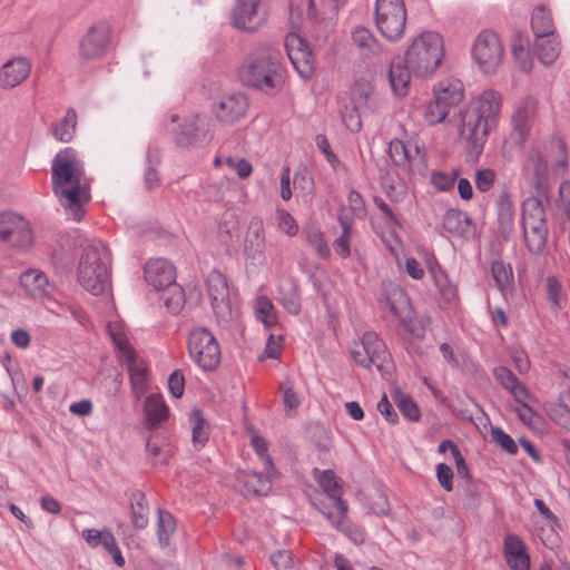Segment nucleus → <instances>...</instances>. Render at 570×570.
<instances>
[{
    "label": "nucleus",
    "instance_id": "de8ad7c7",
    "mask_svg": "<svg viewBox=\"0 0 570 570\" xmlns=\"http://www.w3.org/2000/svg\"><path fill=\"white\" fill-rule=\"evenodd\" d=\"M166 293L163 296L164 304L171 314H178L185 305V292L181 286L174 282L165 287Z\"/></svg>",
    "mask_w": 570,
    "mask_h": 570
},
{
    "label": "nucleus",
    "instance_id": "0e129e2a",
    "mask_svg": "<svg viewBox=\"0 0 570 570\" xmlns=\"http://www.w3.org/2000/svg\"><path fill=\"white\" fill-rule=\"evenodd\" d=\"M431 273L433 274L435 285L438 286L444 299L448 302L453 301L456 296V291L452 285L449 284L446 275L442 271L435 273L432 269Z\"/></svg>",
    "mask_w": 570,
    "mask_h": 570
},
{
    "label": "nucleus",
    "instance_id": "4d7b16f0",
    "mask_svg": "<svg viewBox=\"0 0 570 570\" xmlns=\"http://www.w3.org/2000/svg\"><path fill=\"white\" fill-rule=\"evenodd\" d=\"M475 107H501L502 96L498 90L488 88L473 98Z\"/></svg>",
    "mask_w": 570,
    "mask_h": 570
},
{
    "label": "nucleus",
    "instance_id": "e433bc0d",
    "mask_svg": "<svg viewBox=\"0 0 570 570\" xmlns=\"http://www.w3.org/2000/svg\"><path fill=\"white\" fill-rule=\"evenodd\" d=\"M276 470L272 471V473H267V475H263L262 473L255 471H243V475L245 476V485L249 491H253L256 495H265L269 492L272 488L271 478L276 474Z\"/></svg>",
    "mask_w": 570,
    "mask_h": 570
},
{
    "label": "nucleus",
    "instance_id": "2eb2a0df",
    "mask_svg": "<svg viewBox=\"0 0 570 570\" xmlns=\"http://www.w3.org/2000/svg\"><path fill=\"white\" fill-rule=\"evenodd\" d=\"M207 291L214 313L225 320L230 316L229 288L226 277L219 271H212L207 277Z\"/></svg>",
    "mask_w": 570,
    "mask_h": 570
},
{
    "label": "nucleus",
    "instance_id": "ddd939ff",
    "mask_svg": "<svg viewBox=\"0 0 570 570\" xmlns=\"http://www.w3.org/2000/svg\"><path fill=\"white\" fill-rule=\"evenodd\" d=\"M111 39V29L105 22L91 26L79 43V55L82 60H96L107 50Z\"/></svg>",
    "mask_w": 570,
    "mask_h": 570
},
{
    "label": "nucleus",
    "instance_id": "5fc2aeb1",
    "mask_svg": "<svg viewBox=\"0 0 570 570\" xmlns=\"http://www.w3.org/2000/svg\"><path fill=\"white\" fill-rule=\"evenodd\" d=\"M546 287L548 301L553 307L561 308L566 302V294L560 282L556 277L549 276L546 279Z\"/></svg>",
    "mask_w": 570,
    "mask_h": 570
},
{
    "label": "nucleus",
    "instance_id": "c9c22d12",
    "mask_svg": "<svg viewBox=\"0 0 570 570\" xmlns=\"http://www.w3.org/2000/svg\"><path fill=\"white\" fill-rule=\"evenodd\" d=\"M352 107H364L374 101V90L370 81L361 78L350 89Z\"/></svg>",
    "mask_w": 570,
    "mask_h": 570
},
{
    "label": "nucleus",
    "instance_id": "bf43d9fd",
    "mask_svg": "<svg viewBox=\"0 0 570 570\" xmlns=\"http://www.w3.org/2000/svg\"><path fill=\"white\" fill-rule=\"evenodd\" d=\"M256 314L266 326L275 322L274 305L268 297H258L256 302Z\"/></svg>",
    "mask_w": 570,
    "mask_h": 570
},
{
    "label": "nucleus",
    "instance_id": "f03ea898",
    "mask_svg": "<svg viewBox=\"0 0 570 570\" xmlns=\"http://www.w3.org/2000/svg\"><path fill=\"white\" fill-rule=\"evenodd\" d=\"M239 78L246 86L275 96L282 90L286 78L281 53L272 48L252 53L239 68Z\"/></svg>",
    "mask_w": 570,
    "mask_h": 570
},
{
    "label": "nucleus",
    "instance_id": "1a4fd4ad",
    "mask_svg": "<svg viewBox=\"0 0 570 570\" xmlns=\"http://www.w3.org/2000/svg\"><path fill=\"white\" fill-rule=\"evenodd\" d=\"M112 342L119 352V357L126 363L132 393L137 399L147 391L148 374L142 361L138 360L129 342L121 335L112 334Z\"/></svg>",
    "mask_w": 570,
    "mask_h": 570
},
{
    "label": "nucleus",
    "instance_id": "b1692460",
    "mask_svg": "<svg viewBox=\"0 0 570 570\" xmlns=\"http://www.w3.org/2000/svg\"><path fill=\"white\" fill-rule=\"evenodd\" d=\"M146 425L154 430L169 416V409L159 394H151L145 401L144 406Z\"/></svg>",
    "mask_w": 570,
    "mask_h": 570
},
{
    "label": "nucleus",
    "instance_id": "bb28decb",
    "mask_svg": "<svg viewBox=\"0 0 570 570\" xmlns=\"http://www.w3.org/2000/svg\"><path fill=\"white\" fill-rule=\"evenodd\" d=\"M278 301L283 307L293 315L301 312V298L297 284L292 278L282 279L278 285Z\"/></svg>",
    "mask_w": 570,
    "mask_h": 570
},
{
    "label": "nucleus",
    "instance_id": "69168bd1",
    "mask_svg": "<svg viewBox=\"0 0 570 570\" xmlns=\"http://www.w3.org/2000/svg\"><path fill=\"white\" fill-rule=\"evenodd\" d=\"M278 228L288 236H295L298 233V225L294 217L285 209H277Z\"/></svg>",
    "mask_w": 570,
    "mask_h": 570
},
{
    "label": "nucleus",
    "instance_id": "79ce46f5",
    "mask_svg": "<svg viewBox=\"0 0 570 570\" xmlns=\"http://www.w3.org/2000/svg\"><path fill=\"white\" fill-rule=\"evenodd\" d=\"M147 167L144 174V183L147 189H154L160 185L157 167L160 164V154L157 149H148L146 156Z\"/></svg>",
    "mask_w": 570,
    "mask_h": 570
},
{
    "label": "nucleus",
    "instance_id": "58836bf2",
    "mask_svg": "<svg viewBox=\"0 0 570 570\" xmlns=\"http://www.w3.org/2000/svg\"><path fill=\"white\" fill-rule=\"evenodd\" d=\"M491 273L501 292L513 287L514 277L511 264L504 263L502 259H495L492 262Z\"/></svg>",
    "mask_w": 570,
    "mask_h": 570
},
{
    "label": "nucleus",
    "instance_id": "13d9d810",
    "mask_svg": "<svg viewBox=\"0 0 570 570\" xmlns=\"http://www.w3.org/2000/svg\"><path fill=\"white\" fill-rule=\"evenodd\" d=\"M311 440L320 452H328L332 448V440L323 425H315L311 430Z\"/></svg>",
    "mask_w": 570,
    "mask_h": 570
},
{
    "label": "nucleus",
    "instance_id": "39448f33",
    "mask_svg": "<svg viewBox=\"0 0 570 570\" xmlns=\"http://www.w3.org/2000/svg\"><path fill=\"white\" fill-rule=\"evenodd\" d=\"M375 24L381 35L390 41H397L404 36L406 9L404 0H376Z\"/></svg>",
    "mask_w": 570,
    "mask_h": 570
},
{
    "label": "nucleus",
    "instance_id": "6ab92c4d",
    "mask_svg": "<svg viewBox=\"0 0 570 570\" xmlns=\"http://www.w3.org/2000/svg\"><path fill=\"white\" fill-rule=\"evenodd\" d=\"M436 107H458L464 100V86L459 79H443L433 88Z\"/></svg>",
    "mask_w": 570,
    "mask_h": 570
},
{
    "label": "nucleus",
    "instance_id": "a19ab883",
    "mask_svg": "<svg viewBox=\"0 0 570 570\" xmlns=\"http://www.w3.org/2000/svg\"><path fill=\"white\" fill-rule=\"evenodd\" d=\"M392 399L405 419L411 422H417L420 420V409L410 395L403 393L400 390H396L392 394Z\"/></svg>",
    "mask_w": 570,
    "mask_h": 570
},
{
    "label": "nucleus",
    "instance_id": "4be33fe9",
    "mask_svg": "<svg viewBox=\"0 0 570 570\" xmlns=\"http://www.w3.org/2000/svg\"><path fill=\"white\" fill-rule=\"evenodd\" d=\"M523 170L531 174L535 181L537 189L546 193V177L548 174V164L537 147H531L528 151L527 158L523 164Z\"/></svg>",
    "mask_w": 570,
    "mask_h": 570
},
{
    "label": "nucleus",
    "instance_id": "393cba45",
    "mask_svg": "<svg viewBox=\"0 0 570 570\" xmlns=\"http://www.w3.org/2000/svg\"><path fill=\"white\" fill-rule=\"evenodd\" d=\"M56 195L60 197L61 204L72 213L75 219L80 220L83 214L81 197L83 196L85 200H88L81 181L71 184L70 188L59 187V194Z\"/></svg>",
    "mask_w": 570,
    "mask_h": 570
},
{
    "label": "nucleus",
    "instance_id": "a18cd8bd",
    "mask_svg": "<svg viewBox=\"0 0 570 570\" xmlns=\"http://www.w3.org/2000/svg\"><path fill=\"white\" fill-rule=\"evenodd\" d=\"M550 419L563 428H570L569 394H560L559 402L548 409Z\"/></svg>",
    "mask_w": 570,
    "mask_h": 570
},
{
    "label": "nucleus",
    "instance_id": "ea45409f",
    "mask_svg": "<svg viewBox=\"0 0 570 570\" xmlns=\"http://www.w3.org/2000/svg\"><path fill=\"white\" fill-rule=\"evenodd\" d=\"M157 514V539L159 546L166 548L176 530V521L171 513L163 509H158Z\"/></svg>",
    "mask_w": 570,
    "mask_h": 570
},
{
    "label": "nucleus",
    "instance_id": "338daca9",
    "mask_svg": "<svg viewBox=\"0 0 570 570\" xmlns=\"http://www.w3.org/2000/svg\"><path fill=\"white\" fill-rule=\"evenodd\" d=\"M495 180V173L491 168L479 169L475 174V186L481 193L489 191Z\"/></svg>",
    "mask_w": 570,
    "mask_h": 570
},
{
    "label": "nucleus",
    "instance_id": "680f3d73",
    "mask_svg": "<svg viewBox=\"0 0 570 570\" xmlns=\"http://www.w3.org/2000/svg\"><path fill=\"white\" fill-rule=\"evenodd\" d=\"M252 446L258 456L263 460L266 472L272 473V471H275V465L271 456L267 454V444L264 438L254 435L252 438Z\"/></svg>",
    "mask_w": 570,
    "mask_h": 570
},
{
    "label": "nucleus",
    "instance_id": "c85d7f7f",
    "mask_svg": "<svg viewBox=\"0 0 570 570\" xmlns=\"http://www.w3.org/2000/svg\"><path fill=\"white\" fill-rule=\"evenodd\" d=\"M535 119V109H515L511 116L514 135H518V145L522 147L528 139Z\"/></svg>",
    "mask_w": 570,
    "mask_h": 570
},
{
    "label": "nucleus",
    "instance_id": "f704fd0d",
    "mask_svg": "<svg viewBox=\"0 0 570 570\" xmlns=\"http://www.w3.org/2000/svg\"><path fill=\"white\" fill-rule=\"evenodd\" d=\"M82 538L91 548L101 546L108 553L118 546L115 535L107 529H86L82 531Z\"/></svg>",
    "mask_w": 570,
    "mask_h": 570
},
{
    "label": "nucleus",
    "instance_id": "cd10ccee",
    "mask_svg": "<svg viewBox=\"0 0 570 570\" xmlns=\"http://www.w3.org/2000/svg\"><path fill=\"white\" fill-rule=\"evenodd\" d=\"M534 48L539 60L543 65H551L559 57L561 45L558 36L552 32L550 36L535 37Z\"/></svg>",
    "mask_w": 570,
    "mask_h": 570
},
{
    "label": "nucleus",
    "instance_id": "37998d69",
    "mask_svg": "<svg viewBox=\"0 0 570 570\" xmlns=\"http://www.w3.org/2000/svg\"><path fill=\"white\" fill-rule=\"evenodd\" d=\"M527 248L533 255H539L543 252L547 244L548 227L532 226L523 230Z\"/></svg>",
    "mask_w": 570,
    "mask_h": 570
},
{
    "label": "nucleus",
    "instance_id": "3c124183",
    "mask_svg": "<svg viewBox=\"0 0 570 570\" xmlns=\"http://www.w3.org/2000/svg\"><path fill=\"white\" fill-rule=\"evenodd\" d=\"M512 55L519 69L528 72L532 68V58L522 38L515 39L512 45Z\"/></svg>",
    "mask_w": 570,
    "mask_h": 570
},
{
    "label": "nucleus",
    "instance_id": "f3484780",
    "mask_svg": "<svg viewBox=\"0 0 570 570\" xmlns=\"http://www.w3.org/2000/svg\"><path fill=\"white\" fill-rule=\"evenodd\" d=\"M265 235L263 220L252 218L244 242V255L254 263L262 264L265 259Z\"/></svg>",
    "mask_w": 570,
    "mask_h": 570
},
{
    "label": "nucleus",
    "instance_id": "9d476101",
    "mask_svg": "<svg viewBox=\"0 0 570 570\" xmlns=\"http://www.w3.org/2000/svg\"><path fill=\"white\" fill-rule=\"evenodd\" d=\"M184 115H171L170 121L177 124L171 129L174 140L181 148L191 147L203 141L206 135L205 124L200 120L199 114L184 109Z\"/></svg>",
    "mask_w": 570,
    "mask_h": 570
},
{
    "label": "nucleus",
    "instance_id": "a211bd4d",
    "mask_svg": "<svg viewBox=\"0 0 570 570\" xmlns=\"http://www.w3.org/2000/svg\"><path fill=\"white\" fill-rule=\"evenodd\" d=\"M259 3L261 0H236L232 13L234 26L239 30L255 31L262 23Z\"/></svg>",
    "mask_w": 570,
    "mask_h": 570
},
{
    "label": "nucleus",
    "instance_id": "774afa93",
    "mask_svg": "<svg viewBox=\"0 0 570 570\" xmlns=\"http://www.w3.org/2000/svg\"><path fill=\"white\" fill-rule=\"evenodd\" d=\"M271 562L276 570H289L293 568V554L288 550H277L271 554Z\"/></svg>",
    "mask_w": 570,
    "mask_h": 570
},
{
    "label": "nucleus",
    "instance_id": "20e7f679",
    "mask_svg": "<svg viewBox=\"0 0 570 570\" xmlns=\"http://www.w3.org/2000/svg\"><path fill=\"white\" fill-rule=\"evenodd\" d=\"M351 356L358 366L370 368L375 365L383 377L392 375V355L384 341L375 332H365L361 342H354L351 347Z\"/></svg>",
    "mask_w": 570,
    "mask_h": 570
},
{
    "label": "nucleus",
    "instance_id": "8fccbe9b",
    "mask_svg": "<svg viewBox=\"0 0 570 570\" xmlns=\"http://www.w3.org/2000/svg\"><path fill=\"white\" fill-rule=\"evenodd\" d=\"M547 217L543 202L539 197H529L522 203V222Z\"/></svg>",
    "mask_w": 570,
    "mask_h": 570
},
{
    "label": "nucleus",
    "instance_id": "49530a36",
    "mask_svg": "<svg viewBox=\"0 0 570 570\" xmlns=\"http://www.w3.org/2000/svg\"><path fill=\"white\" fill-rule=\"evenodd\" d=\"M342 227V234L333 243V247L338 256L346 258L351 255L350 238L352 235V222L345 216L338 217Z\"/></svg>",
    "mask_w": 570,
    "mask_h": 570
},
{
    "label": "nucleus",
    "instance_id": "603ef678",
    "mask_svg": "<svg viewBox=\"0 0 570 570\" xmlns=\"http://www.w3.org/2000/svg\"><path fill=\"white\" fill-rule=\"evenodd\" d=\"M387 153L395 166L407 165L412 159L409 148L400 139L390 141Z\"/></svg>",
    "mask_w": 570,
    "mask_h": 570
},
{
    "label": "nucleus",
    "instance_id": "473e14b6",
    "mask_svg": "<svg viewBox=\"0 0 570 570\" xmlns=\"http://www.w3.org/2000/svg\"><path fill=\"white\" fill-rule=\"evenodd\" d=\"M130 509L132 524L136 529L142 530L148 525V504L144 492L136 490L130 497Z\"/></svg>",
    "mask_w": 570,
    "mask_h": 570
},
{
    "label": "nucleus",
    "instance_id": "e2e57ef3",
    "mask_svg": "<svg viewBox=\"0 0 570 570\" xmlns=\"http://www.w3.org/2000/svg\"><path fill=\"white\" fill-rule=\"evenodd\" d=\"M21 283L24 286H35L37 289L42 292H45L47 285L49 284L45 273L33 269L27 271L21 275Z\"/></svg>",
    "mask_w": 570,
    "mask_h": 570
},
{
    "label": "nucleus",
    "instance_id": "c03bdc74",
    "mask_svg": "<svg viewBox=\"0 0 570 570\" xmlns=\"http://www.w3.org/2000/svg\"><path fill=\"white\" fill-rule=\"evenodd\" d=\"M146 449L155 468L168 465L170 458L174 455V450L170 444L158 445L154 441V438L148 439Z\"/></svg>",
    "mask_w": 570,
    "mask_h": 570
},
{
    "label": "nucleus",
    "instance_id": "aec40b11",
    "mask_svg": "<svg viewBox=\"0 0 570 570\" xmlns=\"http://www.w3.org/2000/svg\"><path fill=\"white\" fill-rule=\"evenodd\" d=\"M31 65L22 57L13 58L0 68V87L10 89L22 83L30 75Z\"/></svg>",
    "mask_w": 570,
    "mask_h": 570
},
{
    "label": "nucleus",
    "instance_id": "c756f323",
    "mask_svg": "<svg viewBox=\"0 0 570 570\" xmlns=\"http://www.w3.org/2000/svg\"><path fill=\"white\" fill-rule=\"evenodd\" d=\"M442 226L448 233L462 236L472 226V218L463 210L451 208L445 212Z\"/></svg>",
    "mask_w": 570,
    "mask_h": 570
},
{
    "label": "nucleus",
    "instance_id": "4468645a",
    "mask_svg": "<svg viewBox=\"0 0 570 570\" xmlns=\"http://www.w3.org/2000/svg\"><path fill=\"white\" fill-rule=\"evenodd\" d=\"M284 45L295 70L305 79L311 77L314 70V56L306 40L298 33L289 32Z\"/></svg>",
    "mask_w": 570,
    "mask_h": 570
},
{
    "label": "nucleus",
    "instance_id": "0eeeda50",
    "mask_svg": "<svg viewBox=\"0 0 570 570\" xmlns=\"http://www.w3.org/2000/svg\"><path fill=\"white\" fill-rule=\"evenodd\" d=\"M472 57L483 72H494L503 57V46L498 33L489 29L481 31L473 42Z\"/></svg>",
    "mask_w": 570,
    "mask_h": 570
},
{
    "label": "nucleus",
    "instance_id": "6e6552de",
    "mask_svg": "<svg viewBox=\"0 0 570 570\" xmlns=\"http://www.w3.org/2000/svg\"><path fill=\"white\" fill-rule=\"evenodd\" d=\"M85 170L81 160L72 148L60 150L52 160L51 179L55 194H59V187L77 184L82 180Z\"/></svg>",
    "mask_w": 570,
    "mask_h": 570
},
{
    "label": "nucleus",
    "instance_id": "dca6fc26",
    "mask_svg": "<svg viewBox=\"0 0 570 570\" xmlns=\"http://www.w3.org/2000/svg\"><path fill=\"white\" fill-rule=\"evenodd\" d=\"M144 274L146 282L158 291L176 282V269L174 265L164 258L149 261L145 265Z\"/></svg>",
    "mask_w": 570,
    "mask_h": 570
},
{
    "label": "nucleus",
    "instance_id": "f8f14e48",
    "mask_svg": "<svg viewBox=\"0 0 570 570\" xmlns=\"http://www.w3.org/2000/svg\"><path fill=\"white\" fill-rule=\"evenodd\" d=\"M461 116V135L471 144L472 151L479 156L482 153L485 137L489 132V121L481 109H464Z\"/></svg>",
    "mask_w": 570,
    "mask_h": 570
},
{
    "label": "nucleus",
    "instance_id": "7ed1b4c3",
    "mask_svg": "<svg viewBox=\"0 0 570 570\" xmlns=\"http://www.w3.org/2000/svg\"><path fill=\"white\" fill-rule=\"evenodd\" d=\"M109 253L101 242L87 244L78 267L79 284L92 295H100L109 284Z\"/></svg>",
    "mask_w": 570,
    "mask_h": 570
},
{
    "label": "nucleus",
    "instance_id": "412c9836",
    "mask_svg": "<svg viewBox=\"0 0 570 570\" xmlns=\"http://www.w3.org/2000/svg\"><path fill=\"white\" fill-rule=\"evenodd\" d=\"M504 557L511 570H529L530 557L527 547L517 534H508L504 538Z\"/></svg>",
    "mask_w": 570,
    "mask_h": 570
},
{
    "label": "nucleus",
    "instance_id": "72a5a7b5",
    "mask_svg": "<svg viewBox=\"0 0 570 570\" xmlns=\"http://www.w3.org/2000/svg\"><path fill=\"white\" fill-rule=\"evenodd\" d=\"M317 18L314 0H292L289 4V19L294 26L303 21H314Z\"/></svg>",
    "mask_w": 570,
    "mask_h": 570
},
{
    "label": "nucleus",
    "instance_id": "a878e982",
    "mask_svg": "<svg viewBox=\"0 0 570 570\" xmlns=\"http://www.w3.org/2000/svg\"><path fill=\"white\" fill-rule=\"evenodd\" d=\"M498 224L503 235L510 234L514 225L515 209L507 188L498 195L495 200Z\"/></svg>",
    "mask_w": 570,
    "mask_h": 570
},
{
    "label": "nucleus",
    "instance_id": "052dcab7",
    "mask_svg": "<svg viewBox=\"0 0 570 570\" xmlns=\"http://www.w3.org/2000/svg\"><path fill=\"white\" fill-rule=\"evenodd\" d=\"M493 376L497 382L505 390L510 391L520 382L517 375L505 366H498L493 370Z\"/></svg>",
    "mask_w": 570,
    "mask_h": 570
},
{
    "label": "nucleus",
    "instance_id": "9b49d317",
    "mask_svg": "<svg viewBox=\"0 0 570 570\" xmlns=\"http://www.w3.org/2000/svg\"><path fill=\"white\" fill-rule=\"evenodd\" d=\"M0 239L17 248L29 247L33 239L29 222L14 212H2L0 214Z\"/></svg>",
    "mask_w": 570,
    "mask_h": 570
},
{
    "label": "nucleus",
    "instance_id": "2f4dec72",
    "mask_svg": "<svg viewBox=\"0 0 570 570\" xmlns=\"http://www.w3.org/2000/svg\"><path fill=\"white\" fill-rule=\"evenodd\" d=\"M531 28L535 37L550 36L554 32V23L549 8L544 4H538L533 9L531 17Z\"/></svg>",
    "mask_w": 570,
    "mask_h": 570
},
{
    "label": "nucleus",
    "instance_id": "09e8293b",
    "mask_svg": "<svg viewBox=\"0 0 570 570\" xmlns=\"http://www.w3.org/2000/svg\"><path fill=\"white\" fill-rule=\"evenodd\" d=\"M193 422V442L194 445L204 446L208 441V433L205 429L206 421L203 417V412L199 409H194L190 413Z\"/></svg>",
    "mask_w": 570,
    "mask_h": 570
},
{
    "label": "nucleus",
    "instance_id": "7c9ffc66",
    "mask_svg": "<svg viewBox=\"0 0 570 570\" xmlns=\"http://www.w3.org/2000/svg\"><path fill=\"white\" fill-rule=\"evenodd\" d=\"M352 40L364 56H375L382 51L374 35L365 27H356L352 32Z\"/></svg>",
    "mask_w": 570,
    "mask_h": 570
},
{
    "label": "nucleus",
    "instance_id": "5701e85b",
    "mask_svg": "<svg viewBox=\"0 0 570 570\" xmlns=\"http://www.w3.org/2000/svg\"><path fill=\"white\" fill-rule=\"evenodd\" d=\"M317 482L321 488L327 493L328 498L333 501L334 507L337 508L340 514L348 511L347 502L342 499L341 485L338 484L336 474L332 470H324L320 472Z\"/></svg>",
    "mask_w": 570,
    "mask_h": 570
},
{
    "label": "nucleus",
    "instance_id": "423d86ee",
    "mask_svg": "<svg viewBox=\"0 0 570 570\" xmlns=\"http://www.w3.org/2000/svg\"><path fill=\"white\" fill-rule=\"evenodd\" d=\"M188 351L195 363L204 371H214L220 363L219 344L206 327H198L189 333Z\"/></svg>",
    "mask_w": 570,
    "mask_h": 570
},
{
    "label": "nucleus",
    "instance_id": "864d4df0",
    "mask_svg": "<svg viewBox=\"0 0 570 570\" xmlns=\"http://www.w3.org/2000/svg\"><path fill=\"white\" fill-rule=\"evenodd\" d=\"M460 175V169L454 168L450 174L444 171H434L431 175V184L440 191H450L453 189L455 180Z\"/></svg>",
    "mask_w": 570,
    "mask_h": 570
},
{
    "label": "nucleus",
    "instance_id": "6e6d98bb",
    "mask_svg": "<svg viewBox=\"0 0 570 570\" xmlns=\"http://www.w3.org/2000/svg\"><path fill=\"white\" fill-rule=\"evenodd\" d=\"M492 440L498 443L507 453L513 455L518 453L515 441L499 426H491Z\"/></svg>",
    "mask_w": 570,
    "mask_h": 570
},
{
    "label": "nucleus",
    "instance_id": "4c0bfd02",
    "mask_svg": "<svg viewBox=\"0 0 570 570\" xmlns=\"http://www.w3.org/2000/svg\"><path fill=\"white\" fill-rule=\"evenodd\" d=\"M77 125V115L75 109H67L65 117L52 125V132L56 139L62 142H69L75 135Z\"/></svg>",
    "mask_w": 570,
    "mask_h": 570
},
{
    "label": "nucleus",
    "instance_id": "f257e3e1",
    "mask_svg": "<svg viewBox=\"0 0 570 570\" xmlns=\"http://www.w3.org/2000/svg\"><path fill=\"white\" fill-rule=\"evenodd\" d=\"M444 56L443 40L438 32L425 31L419 35L407 48L404 60L394 58L390 63L389 79L395 96L409 94L411 75L431 76Z\"/></svg>",
    "mask_w": 570,
    "mask_h": 570
}]
</instances>
